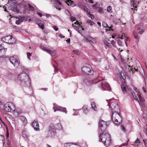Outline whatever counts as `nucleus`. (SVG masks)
I'll use <instances>...</instances> for the list:
<instances>
[{
  "label": "nucleus",
  "mask_w": 147,
  "mask_h": 147,
  "mask_svg": "<svg viewBox=\"0 0 147 147\" xmlns=\"http://www.w3.org/2000/svg\"><path fill=\"white\" fill-rule=\"evenodd\" d=\"M5 142L4 136L2 135H0V147H3Z\"/></svg>",
  "instance_id": "obj_20"
},
{
  "label": "nucleus",
  "mask_w": 147,
  "mask_h": 147,
  "mask_svg": "<svg viewBox=\"0 0 147 147\" xmlns=\"http://www.w3.org/2000/svg\"><path fill=\"white\" fill-rule=\"evenodd\" d=\"M57 125L59 126V127L58 128V129L59 130H62V128L61 124L60 123H58L57 124Z\"/></svg>",
  "instance_id": "obj_40"
},
{
  "label": "nucleus",
  "mask_w": 147,
  "mask_h": 147,
  "mask_svg": "<svg viewBox=\"0 0 147 147\" xmlns=\"http://www.w3.org/2000/svg\"><path fill=\"white\" fill-rule=\"evenodd\" d=\"M53 29L56 31H57L58 30V28L56 26H53Z\"/></svg>",
  "instance_id": "obj_50"
},
{
  "label": "nucleus",
  "mask_w": 147,
  "mask_h": 147,
  "mask_svg": "<svg viewBox=\"0 0 147 147\" xmlns=\"http://www.w3.org/2000/svg\"><path fill=\"white\" fill-rule=\"evenodd\" d=\"M133 34L134 36V38L136 39V42H137L138 41L139 38L138 36V34L135 32H133Z\"/></svg>",
  "instance_id": "obj_28"
},
{
  "label": "nucleus",
  "mask_w": 147,
  "mask_h": 147,
  "mask_svg": "<svg viewBox=\"0 0 147 147\" xmlns=\"http://www.w3.org/2000/svg\"><path fill=\"white\" fill-rule=\"evenodd\" d=\"M129 38L127 37H126L125 38V39L124 40V42L125 43V44L126 46H127V43L126 42L127 41H128L129 40Z\"/></svg>",
  "instance_id": "obj_42"
},
{
  "label": "nucleus",
  "mask_w": 147,
  "mask_h": 147,
  "mask_svg": "<svg viewBox=\"0 0 147 147\" xmlns=\"http://www.w3.org/2000/svg\"><path fill=\"white\" fill-rule=\"evenodd\" d=\"M38 14L40 17H41L42 16V14L41 13H39L38 12H37Z\"/></svg>",
  "instance_id": "obj_59"
},
{
  "label": "nucleus",
  "mask_w": 147,
  "mask_h": 147,
  "mask_svg": "<svg viewBox=\"0 0 147 147\" xmlns=\"http://www.w3.org/2000/svg\"><path fill=\"white\" fill-rule=\"evenodd\" d=\"M23 22L22 20V18L18 19V20H17L16 22V23L18 24H20Z\"/></svg>",
  "instance_id": "obj_31"
},
{
  "label": "nucleus",
  "mask_w": 147,
  "mask_h": 147,
  "mask_svg": "<svg viewBox=\"0 0 147 147\" xmlns=\"http://www.w3.org/2000/svg\"><path fill=\"white\" fill-rule=\"evenodd\" d=\"M3 106L4 109L8 112H12L16 109L15 106L11 102H7Z\"/></svg>",
  "instance_id": "obj_5"
},
{
  "label": "nucleus",
  "mask_w": 147,
  "mask_h": 147,
  "mask_svg": "<svg viewBox=\"0 0 147 147\" xmlns=\"http://www.w3.org/2000/svg\"><path fill=\"white\" fill-rule=\"evenodd\" d=\"M99 131L100 129L102 132L105 131L107 127V124L106 122L102 120L99 121L98 123Z\"/></svg>",
  "instance_id": "obj_10"
},
{
  "label": "nucleus",
  "mask_w": 147,
  "mask_h": 147,
  "mask_svg": "<svg viewBox=\"0 0 147 147\" xmlns=\"http://www.w3.org/2000/svg\"><path fill=\"white\" fill-rule=\"evenodd\" d=\"M84 10L86 11V12H88V8L87 7H85V8L84 9Z\"/></svg>",
  "instance_id": "obj_56"
},
{
  "label": "nucleus",
  "mask_w": 147,
  "mask_h": 147,
  "mask_svg": "<svg viewBox=\"0 0 147 147\" xmlns=\"http://www.w3.org/2000/svg\"><path fill=\"white\" fill-rule=\"evenodd\" d=\"M47 134V137H52L55 136L56 134V131L53 124H51L50 125Z\"/></svg>",
  "instance_id": "obj_8"
},
{
  "label": "nucleus",
  "mask_w": 147,
  "mask_h": 147,
  "mask_svg": "<svg viewBox=\"0 0 147 147\" xmlns=\"http://www.w3.org/2000/svg\"><path fill=\"white\" fill-rule=\"evenodd\" d=\"M27 54L28 58L30 59V56L31 55V53H27Z\"/></svg>",
  "instance_id": "obj_45"
},
{
  "label": "nucleus",
  "mask_w": 147,
  "mask_h": 147,
  "mask_svg": "<svg viewBox=\"0 0 147 147\" xmlns=\"http://www.w3.org/2000/svg\"><path fill=\"white\" fill-rule=\"evenodd\" d=\"M129 67H128V68L129 70V71L130 72L131 71L132 72V75H133L135 71H137V69L135 67L133 68L132 67H130L129 65Z\"/></svg>",
  "instance_id": "obj_24"
},
{
  "label": "nucleus",
  "mask_w": 147,
  "mask_h": 147,
  "mask_svg": "<svg viewBox=\"0 0 147 147\" xmlns=\"http://www.w3.org/2000/svg\"><path fill=\"white\" fill-rule=\"evenodd\" d=\"M32 126L35 130L38 131L39 130V124L37 121L34 120L32 124Z\"/></svg>",
  "instance_id": "obj_17"
},
{
  "label": "nucleus",
  "mask_w": 147,
  "mask_h": 147,
  "mask_svg": "<svg viewBox=\"0 0 147 147\" xmlns=\"http://www.w3.org/2000/svg\"><path fill=\"white\" fill-rule=\"evenodd\" d=\"M107 11L109 13H111L112 12V8L111 6H109L107 8Z\"/></svg>",
  "instance_id": "obj_35"
},
{
  "label": "nucleus",
  "mask_w": 147,
  "mask_h": 147,
  "mask_svg": "<svg viewBox=\"0 0 147 147\" xmlns=\"http://www.w3.org/2000/svg\"><path fill=\"white\" fill-rule=\"evenodd\" d=\"M9 136L8 133H7L6 135V138H8Z\"/></svg>",
  "instance_id": "obj_57"
},
{
  "label": "nucleus",
  "mask_w": 147,
  "mask_h": 147,
  "mask_svg": "<svg viewBox=\"0 0 147 147\" xmlns=\"http://www.w3.org/2000/svg\"><path fill=\"white\" fill-rule=\"evenodd\" d=\"M57 3L60 5H61V2L59 1H57Z\"/></svg>",
  "instance_id": "obj_62"
},
{
  "label": "nucleus",
  "mask_w": 147,
  "mask_h": 147,
  "mask_svg": "<svg viewBox=\"0 0 147 147\" xmlns=\"http://www.w3.org/2000/svg\"><path fill=\"white\" fill-rule=\"evenodd\" d=\"M10 42H9V44H13L15 43L16 41V38L13 37L12 35L11 36V38H10Z\"/></svg>",
  "instance_id": "obj_26"
},
{
  "label": "nucleus",
  "mask_w": 147,
  "mask_h": 147,
  "mask_svg": "<svg viewBox=\"0 0 147 147\" xmlns=\"http://www.w3.org/2000/svg\"><path fill=\"white\" fill-rule=\"evenodd\" d=\"M70 143H67L65 144V147H72V146H70Z\"/></svg>",
  "instance_id": "obj_41"
},
{
  "label": "nucleus",
  "mask_w": 147,
  "mask_h": 147,
  "mask_svg": "<svg viewBox=\"0 0 147 147\" xmlns=\"http://www.w3.org/2000/svg\"><path fill=\"white\" fill-rule=\"evenodd\" d=\"M3 45V44H1L0 46V57H1L5 55L7 49V48H4Z\"/></svg>",
  "instance_id": "obj_14"
},
{
  "label": "nucleus",
  "mask_w": 147,
  "mask_h": 147,
  "mask_svg": "<svg viewBox=\"0 0 147 147\" xmlns=\"http://www.w3.org/2000/svg\"><path fill=\"white\" fill-rule=\"evenodd\" d=\"M18 79L24 86H30L31 81L28 75L25 73H20L18 75Z\"/></svg>",
  "instance_id": "obj_2"
},
{
  "label": "nucleus",
  "mask_w": 147,
  "mask_h": 147,
  "mask_svg": "<svg viewBox=\"0 0 147 147\" xmlns=\"http://www.w3.org/2000/svg\"><path fill=\"white\" fill-rule=\"evenodd\" d=\"M126 36V35H125V34H123L122 35V37H121V38H121L122 39H123V37H126V36Z\"/></svg>",
  "instance_id": "obj_53"
},
{
  "label": "nucleus",
  "mask_w": 147,
  "mask_h": 147,
  "mask_svg": "<svg viewBox=\"0 0 147 147\" xmlns=\"http://www.w3.org/2000/svg\"><path fill=\"white\" fill-rule=\"evenodd\" d=\"M98 12L100 13H102L103 11L102 10V8L100 7H98Z\"/></svg>",
  "instance_id": "obj_51"
},
{
  "label": "nucleus",
  "mask_w": 147,
  "mask_h": 147,
  "mask_svg": "<svg viewBox=\"0 0 147 147\" xmlns=\"http://www.w3.org/2000/svg\"><path fill=\"white\" fill-rule=\"evenodd\" d=\"M138 31L139 34H141L144 32V30L142 29H139L138 30Z\"/></svg>",
  "instance_id": "obj_43"
},
{
  "label": "nucleus",
  "mask_w": 147,
  "mask_h": 147,
  "mask_svg": "<svg viewBox=\"0 0 147 147\" xmlns=\"http://www.w3.org/2000/svg\"><path fill=\"white\" fill-rule=\"evenodd\" d=\"M102 25L103 27H104L108 28V26L106 22H102Z\"/></svg>",
  "instance_id": "obj_38"
},
{
  "label": "nucleus",
  "mask_w": 147,
  "mask_h": 147,
  "mask_svg": "<svg viewBox=\"0 0 147 147\" xmlns=\"http://www.w3.org/2000/svg\"><path fill=\"white\" fill-rule=\"evenodd\" d=\"M41 49L43 51L47 52L50 54L52 57L55 56L56 54L55 51L52 48L48 49L44 46H41Z\"/></svg>",
  "instance_id": "obj_9"
},
{
  "label": "nucleus",
  "mask_w": 147,
  "mask_h": 147,
  "mask_svg": "<svg viewBox=\"0 0 147 147\" xmlns=\"http://www.w3.org/2000/svg\"><path fill=\"white\" fill-rule=\"evenodd\" d=\"M145 145L146 147L147 146V139H145L143 140Z\"/></svg>",
  "instance_id": "obj_47"
},
{
  "label": "nucleus",
  "mask_w": 147,
  "mask_h": 147,
  "mask_svg": "<svg viewBox=\"0 0 147 147\" xmlns=\"http://www.w3.org/2000/svg\"><path fill=\"white\" fill-rule=\"evenodd\" d=\"M99 5H98V3L97 2H96L95 4L93 5L92 6L94 9H97L99 7Z\"/></svg>",
  "instance_id": "obj_33"
},
{
  "label": "nucleus",
  "mask_w": 147,
  "mask_h": 147,
  "mask_svg": "<svg viewBox=\"0 0 147 147\" xmlns=\"http://www.w3.org/2000/svg\"><path fill=\"white\" fill-rule=\"evenodd\" d=\"M104 43L105 45V48L106 49H107V47L109 48L111 47V45L110 43L109 42H108L107 40H104Z\"/></svg>",
  "instance_id": "obj_27"
},
{
  "label": "nucleus",
  "mask_w": 147,
  "mask_h": 147,
  "mask_svg": "<svg viewBox=\"0 0 147 147\" xmlns=\"http://www.w3.org/2000/svg\"><path fill=\"white\" fill-rule=\"evenodd\" d=\"M66 1H65V2H67L66 3L68 4V5H69V3L70 4V5H71V6L72 7H74L75 6V5L73 3V1H72L71 0H66Z\"/></svg>",
  "instance_id": "obj_30"
},
{
  "label": "nucleus",
  "mask_w": 147,
  "mask_h": 147,
  "mask_svg": "<svg viewBox=\"0 0 147 147\" xmlns=\"http://www.w3.org/2000/svg\"><path fill=\"white\" fill-rule=\"evenodd\" d=\"M115 43V41L113 40L111 41V43L110 44H112V45H113V46L115 47V46L114 45Z\"/></svg>",
  "instance_id": "obj_54"
},
{
  "label": "nucleus",
  "mask_w": 147,
  "mask_h": 147,
  "mask_svg": "<svg viewBox=\"0 0 147 147\" xmlns=\"http://www.w3.org/2000/svg\"><path fill=\"white\" fill-rule=\"evenodd\" d=\"M59 36L61 38H64L65 36H63L61 34H60L59 35Z\"/></svg>",
  "instance_id": "obj_61"
},
{
  "label": "nucleus",
  "mask_w": 147,
  "mask_h": 147,
  "mask_svg": "<svg viewBox=\"0 0 147 147\" xmlns=\"http://www.w3.org/2000/svg\"><path fill=\"white\" fill-rule=\"evenodd\" d=\"M9 60L10 62L13 64L15 67H17L19 66L20 62L18 57L17 56L10 57Z\"/></svg>",
  "instance_id": "obj_7"
},
{
  "label": "nucleus",
  "mask_w": 147,
  "mask_h": 147,
  "mask_svg": "<svg viewBox=\"0 0 147 147\" xmlns=\"http://www.w3.org/2000/svg\"><path fill=\"white\" fill-rule=\"evenodd\" d=\"M11 36H7L4 37L3 38H1V40L2 41L9 44V42H10V38H11Z\"/></svg>",
  "instance_id": "obj_19"
},
{
  "label": "nucleus",
  "mask_w": 147,
  "mask_h": 147,
  "mask_svg": "<svg viewBox=\"0 0 147 147\" xmlns=\"http://www.w3.org/2000/svg\"><path fill=\"white\" fill-rule=\"evenodd\" d=\"M118 112H114L113 111L112 115V119L113 123L115 124H118L122 122V119L119 113Z\"/></svg>",
  "instance_id": "obj_3"
},
{
  "label": "nucleus",
  "mask_w": 147,
  "mask_h": 147,
  "mask_svg": "<svg viewBox=\"0 0 147 147\" xmlns=\"http://www.w3.org/2000/svg\"><path fill=\"white\" fill-rule=\"evenodd\" d=\"M113 22L115 24H120L121 23V21L119 19L115 18L113 19Z\"/></svg>",
  "instance_id": "obj_29"
},
{
  "label": "nucleus",
  "mask_w": 147,
  "mask_h": 147,
  "mask_svg": "<svg viewBox=\"0 0 147 147\" xmlns=\"http://www.w3.org/2000/svg\"><path fill=\"white\" fill-rule=\"evenodd\" d=\"M87 14L88 16L90 18L92 19L93 20L94 18V16L93 14L90 13H88Z\"/></svg>",
  "instance_id": "obj_36"
},
{
  "label": "nucleus",
  "mask_w": 147,
  "mask_h": 147,
  "mask_svg": "<svg viewBox=\"0 0 147 147\" xmlns=\"http://www.w3.org/2000/svg\"><path fill=\"white\" fill-rule=\"evenodd\" d=\"M53 105H54L53 109L54 110V112H55L56 111H62L65 113L66 114L67 113V111L65 108L61 107L56 105L55 103L53 104Z\"/></svg>",
  "instance_id": "obj_12"
},
{
  "label": "nucleus",
  "mask_w": 147,
  "mask_h": 147,
  "mask_svg": "<svg viewBox=\"0 0 147 147\" xmlns=\"http://www.w3.org/2000/svg\"><path fill=\"white\" fill-rule=\"evenodd\" d=\"M88 2L91 3H94L93 1V0H89Z\"/></svg>",
  "instance_id": "obj_58"
},
{
  "label": "nucleus",
  "mask_w": 147,
  "mask_h": 147,
  "mask_svg": "<svg viewBox=\"0 0 147 147\" xmlns=\"http://www.w3.org/2000/svg\"><path fill=\"white\" fill-rule=\"evenodd\" d=\"M72 26L74 27H75V29L79 33H80V31L79 30V28H80V24H79V22L78 21H76V22L74 23V24H73Z\"/></svg>",
  "instance_id": "obj_18"
},
{
  "label": "nucleus",
  "mask_w": 147,
  "mask_h": 147,
  "mask_svg": "<svg viewBox=\"0 0 147 147\" xmlns=\"http://www.w3.org/2000/svg\"><path fill=\"white\" fill-rule=\"evenodd\" d=\"M136 92L137 93V96L136 94V93L134 92H132V94L134 97V99L138 101L139 104H140V103L139 102V101L138 99V97L139 99V100L140 102H142L144 101V99L141 96L140 94V93L139 92L136 91Z\"/></svg>",
  "instance_id": "obj_11"
},
{
  "label": "nucleus",
  "mask_w": 147,
  "mask_h": 147,
  "mask_svg": "<svg viewBox=\"0 0 147 147\" xmlns=\"http://www.w3.org/2000/svg\"><path fill=\"white\" fill-rule=\"evenodd\" d=\"M85 40L88 42H90L94 43L93 41L94 39L92 37L90 36H87L85 38Z\"/></svg>",
  "instance_id": "obj_25"
},
{
  "label": "nucleus",
  "mask_w": 147,
  "mask_h": 147,
  "mask_svg": "<svg viewBox=\"0 0 147 147\" xmlns=\"http://www.w3.org/2000/svg\"><path fill=\"white\" fill-rule=\"evenodd\" d=\"M91 107L92 108L94 109L95 111H96V107L95 105V103L94 102H92L91 103Z\"/></svg>",
  "instance_id": "obj_32"
},
{
  "label": "nucleus",
  "mask_w": 147,
  "mask_h": 147,
  "mask_svg": "<svg viewBox=\"0 0 147 147\" xmlns=\"http://www.w3.org/2000/svg\"><path fill=\"white\" fill-rule=\"evenodd\" d=\"M83 109L84 110V113H85L86 114L87 113V112H85V110L86 109V110H87V107L86 106H84L83 107Z\"/></svg>",
  "instance_id": "obj_49"
},
{
  "label": "nucleus",
  "mask_w": 147,
  "mask_h": 147,
  "mask_svg": "<svg viewBox=\"0 0 147 147\" xmlns=\"http://www.w3.org/2000/svg\"><path fill=\"white\" fill-rule=\"evenodd\" d=\"M99 141L102 142L106 147L109 146L111 144V139L109 133L105 131L102 132L99 135Z\"/></svg>",
  "instance_id": "obj_1"
},
{
  "label": "nucleus",
  "mask_w": 147,
  "mask_h": 147,
  "mask_svg": "<svg viewBox=\"0 0 147 147\" xmlns=\"http://www.w3.org/2000/svg\"><path fill=\"white\" fill-rule=\"evenodd\" d=\"M38 25L40 28L43 30L44 28V26L43 24L42 23H39L38 24Z\"/></svg>",
  "instance_id": "obj_37"
},
{
  "label": "nucleus",
  "mask_w": 147,
  "mask_h": 147,
  "mask_svg": "<svg viewBox=\"0 0 147 147\" xmlns=\"http://www.w3.org/2000/svg\"><path fill=\"white\" fill-rule=\"evenodd\" d=\"M131 4L133 5V7H134V8H131V9L134 10V9L136 10V9H135L136 8H137V6L138 5L139 3V1L138 0H131Z\"/></svg>",
  "instance_id": "obj_15"
},
{
  "label": "nucleus",
  "mask_w": 147,
  "mask_h": 147,
  "mask_svg": "<svg viewBox=\"0 0 147 147\" xmlns=\"http://www.w3.org/2000/svg\"><path fill=\"white\" fill-rule=\"evenodd\" d=\"M88 22L89 23H90L91 25H92L94 24V22H93L92 21L90 20H88Z\"/></svg>",
  "instance_id": "obj_46"
},
{
  "label": "nucleus",
  "mask_w": 147,
  "mask_h": 147,
  "mask_svg": "<svg viewBox=\"0 0 147 147\" xmlns=\"http://www.w3.org/2000/svg\"><path fill=\"white\" fill-rule=\"evenodd\" d=\"M78 112L76 111V112L75 113H74V114H73V115H78Z\"/></svg>",
  "instance_id": "obj_60"
},
{
  "label": "nucleus",
  "mask_w": 147,
  "mask_h": 147,
  "mask_svg": "<svg viewBox=\"0 0 147 147\" xmlns=\"http://www.w3.org/2000/svg\"><path fill=\"white\" fill-rule=\"evenodd\" d=\"M112 110V112L114 111V112H118L119 111V107L116 102H112L110 106Z\"/></svg>",
  "instance_id": "obj_13"
},
{
  "label": "nucleus",
  "mask_w": 147,
  "mask_h": 147,
  "mask_svg": "<svg viewBox=\"0 0 147 147\" xmlns=\"http://www.w3.org/2000/svg\"><path fill=\"white\" fill-rule=\"evenodd\" d=\"M121 130L124 132L125 131V127L122 125H121Z\"/></svg>",
  "instance_id": "obj_44"
},
{
  "label": "nucleus",
  "mask_w": 147,
  "mask_h": 147,
  "mask_svg": "<svg viewBox=\"0 0 147 147\" xmlns=\"http://www.w3.org/2000/svg\"><path fill=\"white\" fill-rule=\"evenodd\" d=\"M67 42L69 43L70 41V38H68L67 40H66Z\"/></svg>",
  "instance_id": "obj_63"
},
{
  "label": "nucleus",
  "mask_w": 147,
  "mask_h": 147,
  "mask_svg": "<svg viewBox=\"0 0 147 147\" xmlns=\"http://www.w3.org/2000/svg\"><path fill=\"white\" fill-rule=\"evenodd\" d=\"M8 3L10 5L9 8L13 11L17 12H19L17 6L16 5V1L15 0H9Z\"/></svg>",
  "instance_id": "obj_6"
},
{
  "label": "nucleus",
  "mask_w": 147,
  "mask_h": 147,
  "mask_svg": "<svg viewBox=\"0 0 147 147\" xmlns=\"http://www.w3.org/2000/svg\"><path fill=\"white\" fill-rule=\"evenodd\" d=\"M73 52L74 53L78 55H79L80 54V52L78 51L74 50Z\"/></svg>",
  "instance_id": "obj_39"
},
{
  "label": "nucleus",
  "mask_w": 147,
  "mask_h": 147,
  "mask_svg": "<svg viewBox=\"0 0 147 147\" xmlns=\"http://www.w3.org/2000/svg\"><path fill=\"white\" fill-rule=\"evenodd\" d=\"M56 7V8L59 10H60V7H59V6L57 4V3H56L55 5Z\"/></svg>",
  "instance_id": "obj_52"
},
{
  "label": "nucleus",
  "mask_w": 147,
  "mask_h": 147,
  "mask_svg": "<svg viewBox=\"0 0 147 147\" xmlns=\"http://www.w3.org/2000/svg\"><path fill=\"white\" fill-rule=\"evenodd\" d=\"M117 43L120 46H122L123 45V42L122 41L118 39L117 41Z\"/></svg>",
  "instance_id": "obj_34"
},
{
  "label": "nucleus",
  "mask_w": 147,
  "mask_h": 147,
  "mask_svg": "<svg viewBox=\"0 0 147 147\" xmlns=\"http://www.w3.org/2000/svg\"><path fill=\"white\" fill-rule=\"evenodd\" d=\"M20 118L22 121L23 124L24 125H26L27 123V121L26 118L24 116L22 115L20 117Z\"/></svg>",
  "instance_id": "obj_21"
},
{
  "label": "nucleus",
  "mask_w": 147,
  "mask_h": 147,
  "mask_svg": "<svg viewBox=\"0 0 147 147\" xmlns=\"http://www.w3.org/2000/svg\"><path fill=\"white\" fill-rule=\"evenodd\" d=\"M91 66L88 64H85L82 68V70L84 74L91 75L93 74V71L91 70Z\"/></svg>",
  "instance_id": "obj_4"
},
{
  "label": "nucleus",
  "mask_w": 147,
  "mask_h": 147,
  "mask_svg": "<svg viewBox=\"0 0 147 147\" xmlns=\"http://www.w3.org/2000/svg\"><path fill=\"white\" fill-rule=\"evenodd\" d=\"M135 142L136 143H140V141L138 138H137V139L136 140Z\"/></svg>",
  "instance_id": "obj_55"
},
{
  "label": "nucleus",
  "mask_w": 147,
  "mask_h": 147,
  "mask_svg": "<svg viewBox=\"0 0 147 147\" xmlns=\"http://www.w3.org/2000/svg\"><path fill=\"white\" fill-rule=\"evenodd\" d=\"M121 89L123 94H125L127 92V86L125 84L121 85Z\"/></svg>",
  "instance_id": "obj_23"
},
{
  "label": "nucleus",
  "mask_w": 147,
  "mask_h": 147,
  "mask_svg": "<svg viewBox=\"0 0 147 147\" xmlns=\"http://www.w3.org/2000/svg\"><path fill=\"white\" fill-rule=\"evenodd\" d=\"M113 25H111L110 27L108 26V28L111 29L112 28H113Z\"/></svg>",
  "instance_id": "obj_64"
},
{
  "label": "nucleus",
  "mask_w": 147,
  "mask_h": 147,
  "mask_svg": "<svg viewBox=\"0 0 147 147\" xmlns=\"http://www.w3.org/2000/svg\"><path fill=\"white\" fill-rule=\"evenodd\" d=\"M22 136L23 138H27L28 136V133L26 129L22 130Z\"/></svg>",
  "instance_id": "obj_22"
},
{
  "label": "nucleus",
  "mask_w": 147,
  "mask_h": 147,
  "mask_svg": "<svg viewBox=\"0 0 147 147\" xmlns=\"http://www.w3.org/2000/svg\"><path fill=\"white\" fill-rule=\"evenodd\" d=\"M99 84L101 85V87H102L103 88V86H104L105 88H106L107 89V90H110V86L109 84L106 82L105 81H103L101 82H100Z\"/></svg>",
  "instance_id": "obj_16"
},
{
  "label": "nucleus",
  "mask_w": 147,
  "mask_h": 147,
  "mask_svg": "<svg viewBox=\"0 0 147 147\" xmlns=\"http://www.w3.org/2000/svg\"><path fill=\"white\" fill-rule=\"evenodd\" d=\"M71 20L72 22H73L76 20V19L75 17H70Z\"/></svg>",
  "instance_id": "obj_48"
}]
</instances>
